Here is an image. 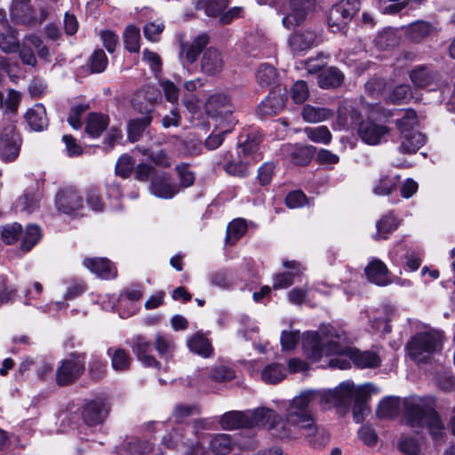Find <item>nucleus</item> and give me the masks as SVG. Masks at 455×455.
I'll return each mask as SVG.
<instances>
[{
	"instance_id": "nucleus-44",
	"label": "nucleus",
	"mask_w": 455,
	"mask_h": 455,
	"mask_svg": "<svg viewBox=\"0 0 455 455\" xmlns=\"http://www.w3.org/2000/svg\"><path fill=\"white\" fill-rule=\"evenodd\" d=\"M398 42L399 36H397V31L391 28L383 29L374 39L375 45L380 50L393 47L397 44Z\"/></svg>"
},
{
	"instance_id": "nucleus-60",
	"label": "nucleus",
	"mask_w": 455,
	"mask_h": 455,
	"mask_svg": "<svg viewBox=\"0 0 455 455\" xmlns=\"http://www.w3.org/2000/svg\"><path fill=\"white\" fill-rule=\"evenodd\" d=\"M412 97L411 88L409 84H399L389 94V100L393 103H405Z\"/></svg>"
},
{
	"instance_id": "nucleus-6",
	"label": "nucleus",
	"mask_w": 455,
	"mask_h": 455,
	"mask_svg": "<svg viewBox=\"0 0 455 455\" xmlns=\"http://www.w3.org/2000/svg\"><path fill=\"white\" fill-rule=\"evenodd\" d=\"M315 6V0H285L278 11L283 26L287 29L300 26Z\"/></svg>"
},
{
	"instance_id": "nucleus-47",
	"label": "nucleus",
	"mask_w": 455,
	"mask_h": 455,
	"mask_svg": "<svg viewBox=\"0 0 455 455\" xmlns=\"http://www.w3.org/2000/svg\"><path fill=\"white\" fill-rule=\"evenodd\" d=\"M397 184V176H383L374 186L373 192L378 196H388L396 188Z\"/></svg>"
},
{
	"instance_id": "nucleus-14",
	"label": "nucleus",
	"mask_w": 455,
	"mask_h": 455,
	"mask_svg": "<svg viewBox=\"0 0 455 455\" xmlns=\"http://www.w3.org/2000/svg\"><path fill=\"white\" fill-rule=\"evenodd\" d=\"M243 51L252 57H269L274 52V47L262 31L255 29L246 33L243 45Z\"/></svg>"
},
{
	"instance_id": "nucleus-55",
	"label": "nucleus",
	"mask_w": 455,
	"mask_h": 455,
	"mask_svg": "<svg viewBox=\"0 0 455 455\" xmlns=\"http://www.w3.org/2000/svg\"><path fill=\"white\" fill-rule=\"evenodd\" d=\"M154 344L158 354L166 358L172 355L175 347L173 340L163 334H156Z\"/></svg>"
},
{
	"instance_id": "nucleus-3",
	"label": "nucleus",
	"mask_w": 455,
	"mask_h": 455,
	"mask_svg": "<svg viewBox=\"0 0 455 455\" xmlns=\"http://www.w3.org/2000/svg\"><path fill=\"white\" fill-rule=\"evenodd\" d=\"M305 356L312 362H318L323 356L339 355L347 349L346 334L331 325H321L317 331H308L301 336Z\"/></svg>"
},
{
	"instance_id": "nucleus-40",
	"label": "nucleus",
	"mask_w": 455,
	"mask_h": 455,
	"mask_svg": "<svg viewBox=\"0 0 455 455\" xmlns=\"http://www.w3.org/2000/svg\"><path fill=\"white\" fill-rule=\"evenodd\" d=\"M377 232L373 235L375 240L386 239L389 233L398 227L397 220L392 214H387L377 222Z\"/></svg>"
},
{
	"instance_id": "nucleus-29",
	"label": "nucleus",
	"mask_w": 455,
	"mask_h": 455,
	"mask_svg": "<svg viewBox=\"0 0 455 455\" xmlns=\"http://www.w3.org/2000/svg\"><path fill=\"white\" fill-rule=\"evenodd\" d=\"M133 351L137 355L138 359L148 367H159V363L149 355L151 352V345L143 337H137L133 345Z\"/></svg>"
},
{
	"instance_id": "nucleus-16",
	"label": "nucleus",
	"mask_w": 455,
	"mask_h": 455,
	"mask_svg": "<svg viewBox=\"0 0 455 455\" xmlns=\"http://www.w3.org/2000/svg\"><path fill=\"white\" fill-rule=\"evenodd\" d=\"M151 190L154 196L172 199L180 192V187L172 180L166 172L156 173L151 180Z\"/></svg>"
},
{
	"instance_id": "nucleus-25",
	"label": "nucleus",
	"mask_w": 455,
	"mask_h": 455,
	"mask_svg": "<svg viewBox=\"0 0 455 455\" xmlns=\"http://www.w3.org/2000/svg\"><path fill=\"white\" fill-rule=\"evenodd\" d=\"M391 116H399L396 118L395 124L400 132V135L416 132L414 128L418 124V117L413 109H398L392 113Z\"/></svg>"
},
{
	"instance_id": "nucleus-59",
	"label": "nucleus",
	"mask_w": 455,
	"mask_h": 455,
	"mask_svg": "<svg viewBox=\"0 0 455 455\" xmlns=\"http://www.w3.org/2000/svg\"><path fill=\"white\" fill-rule=\"evenodd\" d=\"M400 451L407 455H419L420 447L418 440L412 436L402 435L399 443Z\"/></svg>"
},
{
	"instance_id": "nucleus-58",
	"label": "nucleus",
	"mask_w": 455,
	"mask_h": 455,
	"mask_svg": "<svg viewBox=\"0 0 455 455\" xmlns=\"http://www.w3.org/2000/svg\"><path fill=\"white\" fill-rule=\"evenodd\" d=\"M22 227L20 223L7 224L2 228V239L7 244L14 243L21 235Z\"/></svg>"
},
{
	"instance_id": "nucleus-46",
	"label": "nucleus",
	"mask_w": 455,
	"mask_h": 455,
	"mask_svg": "<svg viewBox=\"0 0 455 455\" xmlns=\"http://www.w3.org/2000/svg\"><path fill=\"white\" fill-rule=\"evenodd\" d=\"M247 227L243 220L236 219L231 221L227 228L226 242L233 245L246 232Z\"/></svg>"
},
{
	"instance_id": "nucleus-49",
	"label": "nucleus",
	"mask_w": 455,
	"mask_h": 455,
	"mask_svg": "<svg viewBox=\"0 0 455 455\" xmlns=\"http://www.w3.org/2000/svg\"><path fill=\"white\" fill-rule=\"evenodd\" d=\"M175 171L180 180L179 184H177L180 187V190L189 188L194 184L196 175L190 170V167L188 164H179L176 165Z\"/></svg>"
},
{
	"instance_id": "nucleus-15",
	"label": "nucleus",
	"mask_w": 455,
	"mask_h": 455,
	"mask_svg": "<svg viewBox=\"0 0 455 455\" xmlns=\"http://www.w3.org/2000/svg\"><path fill=\"white\" fill-rule=\"evenodd\" d=\"M109 404L105 399L97 398L85 403L83 407L82 417L88 426H97L107 419Z\"/></svg>"
},
{
	"instance_id": "nucleus-33",
	"label": "nucleus",
	"mask_w": 455,
	"mask_h": 455,
	"mask_svg": "<svg viewBox=\"0 0 455 455\" xmlns=\"http://www.w3.org/2000/svg\"><path fill=\"white\" fill-rule=\"evenodd\" d=\"M436 74L425 66H419L410 72L412 84L419 88L432 85L436 80Z\"/></svg>"
},
{
	"instance_id": "nucleus-51",
	"label": "nucleus",
	"mask_w": 455,
	"mask_h": 455,
	"mask_svg": "<svg viewBox=\"0 0 455 455\" xmlns=\"http://www.w3.org/2000/svg\"><path fill=\"white\" fill-rule=\"evenodd\" d=\"M139 150L142 155L148 156L149 159L159 167L168 168L172 165V159L164 149L154 151L148 148H140Z\"/></svg>"
},
{
	"instance_id": "nucleus-21",
	"label": "nucleus",
	"mask_w": 455,
	"mask_h": 455,
	"mask_svg": "<svg viewBox=\"0 0 455 455\" xmlns=\"http://www.w3.org/2000/svg\"><path fill=\"white\" fill-rule=\"evenodd\" d=\"M209 43V36L206 34H200L191 42L180 43V58L184 63H194L202 49Z\"/></svg>"
},
{
	"instance_id": "nucleus-23",
	"label": "nucleus",
	"mask_w": 455,
	"mask_h": 455,
	"mask_svg": "<svg viewBox=\"0 0 455 455\" xmlns=\"http://www.w3.org/2000/svg\"><path fill=\"white\" fill-rule=\"evenodd\" d=\"M364 271L368 280L377 285L386 286L391 283L386 264L379 259H372Z\"/></svg>"
},
{
	"instance_id": "nucleus-24",
	"label": "nucleus",
	"mask_w": 455,
	"mask_h": 455,
	"mask_svg": "<svg viewBox=\"0 0 455 455\" xmlns=\"http://www.w3.org/2000/svg\"><path fill=\"white\" fill-rule=\"evenodd\" d=\"M83 265L103 279H111L116 276V270L108 259L86 258Z\"/></svg>"
},
{
	"instance_id": "nucleus-9",
	"label": "nucleus",
	"mask_w": 455,
	"mask_h": 455,
	"mask_svg": "<svg viewBox=\"0 0 455 455\" xmlns=\"http://www.w3.org/2000/svg\"><path fill=\"white\" fill-rule=\"evenodd\" d=\"M360 9L359 0H341L333 5L328 15V24L333 32L343 28Z\"/></svg>"
},
{
	"instance_id": "nucleus-32",
	"label": "nucleus",
	"mask_w": 455,
	"mask_h": 455,
	"mask_svg": "<svg viewBox=\"0 0 455 455\" xmlns=\"http://www.w3.org/2000/svg\"><path fill=\"white\" fill-rule=\"evenodd\" d=\"M344 75L338 68L331 67L318 76V84L323 89H333L341 85Z\"/></svg>"
},
{
	"instance_id": "nucleus-35",
	"label": "nucleus",
	"mask_w": 455,
	"mask_h": 455,
	"mask_svg": "<svg viewBox=\"0 0 455 455\" xmlns=\"http://www.w3.org/2000/svg\"><path fill=\"white\" fill-rule=\"evenodd\" d=\"M301 115L305 122L315 124L328 120L333 116V112L326 108L306 105L302 109Z\"/></svg>"
},
{
	"instance_id": "nucleus-1",
	"label": "nucleus",
	"mask_w": 455,
	"mask_h": 455,
	"mask_svg": "<svg viewBox=\"0 0 455 455\" xmlns=\"http://www.w3.org/2000/svg\"><path fill=\"white\" fill-rule=\"evenodd\" d=\"M369 385L355 387L354 383H340L332 390L323 393L316 390H305L290 401L286 409V418L293 426L283 433L286 436H304L312 445L323 443V429L315 423L311 406L316 401L326 406H341L351 403L355 399L368 396Z\"/></svg>"
},
{
	"instance_id": "nucleus-26",
	"label": "nucleus",
	"mask_w": 455,
	"mask_h": 455,
	"mask_svg": "<svg viewBox=\"0 0 455 455\" xmlns=\"http://www.w3.org/2000/svg\"><path fill=\"white\" fill-rule=\"evenodd\" d=\"M283 266L286 268L292 269V271L276 275L274 277V289H284L289 287L293 283V277L302 273V267L300 264L294 260H285L283 262Z\"/></svg>"
},
{
	"instance_id": "nucleus-43",
	"label": "nucleus",
	"mask_w": 455,
	"mask_h": 455,
	"mask_svg": "<svg viewBox=\"0 0 455 455\" xmlns=\"http://www.w3.org/2000/svg\"><path fill=\"white\" fill-rule=\"evenodd\" d=\"M124 42L125 48L131 52L140 51V31L135 25H128L124 31Z\"/></svg>"
},
{
	"instance_id": "nucleus-17",
	"label": "nucleus",
	"mask_w": 455,
	"mask_h": 455,
	"mask_svg": "<svg viewBox=\"0 0 455 455\" xmlns=\"http://www.w3.org/2000/svg\"><path fill=\"white\" fill-rule=\"evenodd\" d=\"M347 349L340 351L339 355H346L351 359L354 363L359 368H375L378 367L381 361L379 356L371 351L361 352L350 347L347 338L346 337Z\"/></svg>"
},
{
	"instance_id": "nucleus-50",
	"label": "nucleus",
	"mask_w": 455,
	"mask_h": 455,
	"mask_svg": "<svg viewBox=\"0 0 455 455\" xmlns=\"http://www.w3.org/2000/svg\"><path fill=\"white\" fill-rule=\"evenodd\" d=\"M400 401L398 398L383 400L378 408V415L381 418H395L399 414Z\"/></svg>"
},
{
	"instance_id": "nucleus-38",
	"label": "nucleus",
	"mask_w": 455,
	"mask_h": 455,
	"mask_svg": "<svg viewBox=\"0 0 455 455\" xmlns=\"http://www.w3.org/2000/svg\"><path fill=\"white\" fill-rule=\"evenodd\" d=\"M234 443L235 442L229 435L219 434L212 438L210 448L217 455H225L232 450Z\"/></svg>"
},
{
	"instance_id": "nucleus-19",
	"label": "nucleus",
	"mask_w": 455,
	"mask_h": 455,
	"mask_svg": "<svg viewBox=\"0 0 455 455\" xmlns=\"http://www.w3.org/2000/svg\"><path fill=\"white\" fill-rule=\"evenodd\" d=\"M288 44L294 53H301L317 45L318 36L315 30H299L290 36Z\"/></svg>"
},
{
	"instance_id": "nucleus-30",
	"label": "nucleus",
	"mask_w": 455,
	"mask_h": 455,
	"mask_svg": "<svg viewBox=\"0 0 455 455\" xmlns=\"http://www.w3.org/2000/svg\"><path fill=\"white\" fill-rule=\"evenodd\" d=\"M435 31V27L431 23L418 20L408 26L406 28V36L414 42H419L424 38L432 36Z\"/></svg>"
},
{
	"instance_id": "nucleus-39",
	"label": "nucleus",
	"mask_w": 455,
	"mask_h": 455,
	"mask_svg": "<svg viewBox=\"0 0 455 455\" xmlns=\"http://www.w3.org/2000/svg\"><path fill=\"white\" fill-rule=\"evenodd\" d=\"M285 375L286 370L283 365L274 363L267 365L263 369L261 372V379L266 383L275 384L281 381Z\"/></svg>"
},
{
	"instance_id": "nucleus-57",
	"label": "nucleus",
	"mask_w": 455,
	"mask_h": 455,
	"mask_svg": "<svg viewBox=\"0 0 455 455\" xmlns=\"http://www.w3.org/2000/svg\"><path fill=\"white\" fill-rule=\"evenodd\" d=\"M151 118L145 116L140 119H134L130 121L128 124V137L132 141L139 140L144 129L149 124Z\"/></svg>"
},
{
	"instance_id": "nucleus-2",
	"label": "nucleus",
	"mask_w": 455,
	"mask_h": 455,
	"mask_svg": "<svg viewBox=\"0 0 455 455\" xmlns=\"http://www.w3.org/2000/svg\"><path fill=\"white\" fill-rule=\"evenodd\" d=\"M220 423L223 429L234 430L240 427H267L271 434L281 439H298V436H286L283 433L291 429L287 418L283 421L280 416L272 409L259 407L255 410L239 411H232L222 415Z\"/></svg>"
},
{
	"instance_id": "nucleus-42",
	"label": "nucleus",
	"mask_w": 455,
	"mask_h": 455,
	"mask_svg": "<svg viewBox=\"0 0 455 455\" xmlns=\"http://www.w3.org/2000/svg\"><path fill=\"white\" fill-rule=\"evenodd\" d=\"M277 79V73L275 68L269 64H261L256 72L257 83L262 87L273 85Z\"/></svg>"
},
{
	"instance_id": "nucleus-28",
	"label": "nucleus",
	"mask_w": 455,
	"mask_h": 455,
	"mask_svg": "<svg viewBox=\"0 0 455 455\" xmlns=\"http://www.w3.org/2000/svg\"><path fill=\"white\" fill-rule=\"evenodd\" d=\"M25 118L30 128L36 132H41L48 126L45 108L42 104H36L29 108Z\"/></svg>"
},
{
	"instance_id": "nucleus-48",
	"label": "nucleus",
	"mask_w": 455,
	"mask_h": 455,
	"mask_svg": "<svg viewBox=\"0 0 455 455\" xmlns=\"http://www.w3.org/2000/svg\"><path fill=\"white\" fill-rule=\"evenodd\" d=\"M21 100V95L15 90H9L6 98L0 92V108L5 113L15 114Z\"/></svg>"
},
{
	"instance_id": "nucleus-27",
	"label": "nucleus",
	"mask_w": 455,
	"mask_h": 455,
	"mask_svg": "<svg viewBox=\"0 0 455 455\" xmlns=\"http://www.w3.org/2000/svg\"><path fill=\"white\" fill-rule=\"evenodd\" d=\"M189 350L204 358L211 357L213 354V347L211 341L201 332L192 335L187 341Z\"/></svg>"
},
{
	"instance_id": "nucleus-18",
	"label": "nucleus",
	"mask_w": 455,
	"mask_h": 455,
	"mask_svg": "<svg viewBox=\"0 0 455 455\" xmlns=\"http://www.w3.org/2000/svg\"><path fill=\"white\" fill-rule=\"evenodd\" d=\"M286 102L285 90L278 87L271 91L259 105V112L264 116H275L284 107Z\"/></svg>"
},
{
	"instance_id": "nucleus-54",
	"label": "nucleus",
	"mask_w": 455,
	"mask_h": 455,
	"mask_svg": "<svg viewBox=\"0 0 455 455\" xmlns=\"http://www.w3.org/2000/svg\"><path fill=\"white\" fill-rule=\"evenodd\" d=\"M228 6V0H212L203 4L202 0L196 4V9L204 8L205 13L211 17H220L221 12Z\"/></svg>"
},
{
	"instance_id": "nucleus-63",
	"label": "nucleus",
	"mask_w": 455,
	"mask_h": 455,
	"mask_svg": "<svg viewBox=\"0 0 455 455\" xmlns=\"http://www.w3.org/2000/svg\"><path fill=\"white\" fill-rule=\"evenodd\" d=\"M91 69L92 73H101L108 65V59L103 50H96L91 57Z\"/></svg>"
},
{
	"instance_id": "nucleus-10",
	"label": "nucleus",
	"mask_w": 455,
	"mask_h": 455,
	"mask_svg": "<svg viewBox=\"0 0 455 455\" xmlns=\"http://www.w3.org/2000/svg\"><path fill=\"white\" fill-rule=\"evenodd\" d=\"M186 431L187 427L173 428L172 431L163 437L162 444L167 448L175 449L187 447L188 450L184 455H199V453H203L204 451L200 443L194 441L189 434H186Z\"/></svg>"
},
{
	"instance_id": "nucleus-31",
	"label": "nucleus",
	"mask_w": 455,
	"mask_h": 455,
	"mask_svg": "<svg viewBox=\"0 0 455 455\" xmlns=\"http://www.w3.org/2000/svg\"><path fill=\"white\" fill-rule=\"evenodd\" d=\"M401 145L399 150L402 153H415L426 142L425 135L419 132H409L407 134L400 135Z\"/></svg>"
},
{
	"instance_id": "nucleus-64",
	"label": "nucleus",
	"mask_w": 455,
	"mask_h": 455,
	"mask_svg": "<svg viewBox=\"0 0 455 455\" xmlns=\"http://www.w3.org/2000/svg\"><path fill=\"white\" fill-rule=\"evenodd\" d=\"M88 109V105L78 104L74 106L68 115V124L75 129L78 130L82 127L83 123L81 122L80 116Z\"/></svg>"
},
{
	"instance_id": "nucleus-20",
	"label": "nucleus",
	"mask_w": 455,
	"mask_h": 455,
	"mask_svg": "<svg viewBox=\"0 0 455 455\" xmlns=\"http://www.w3.org/2000/svg\"><path fill=\"white\" fill-rule=\"evenodd\" d=\"M389 132V129L372 121H363L360 124L358 133L361 139L369 145L380 143Z\"/></svg>"
},
{
	"instance_id": "nucleus-45",
	"label": "nucleus",
	"mask_w": 455,
	"mask_h": 455,
	"mask_svg": "<svg viewBox=\"0 0 455 455\" xmlns=\"http://www.w3.org/2000/svg\"><path fill=\"white\" fill-rule=\"evenodd\" d=\"M307 138L315 142L327 145L331 140V133L327 126L321 125L317 127H306L304 129Z\"/></svg>"
},
{
	"instance_id": "nucleus-62",
	"label": "nucleus",
	"mask_w": 455,
	"mask_h": 455,
	"mask_svg": "<svg viewBox=\"0 0 455 455\" xmlns=\"http://www.w3.org/2000/svg\"><path fill=\"white\" fill-rule=\"evenodd\" d=\"M164 28V24L161 20L149 22L143 28L144 36L148 40L156 42Z\"/></svg>"
},
{
	"instance_id": "nucleus-13",
	"label": "nucleus",
	"mask_w": 455,
	"mask_h": 455,
	"mask_svg": "<svg viewBox=\"0 0 455 455\" xmlns=\"http://www.w3.org/2000/svg\"><path fill=\"white\" fill-rule=\"evenodd\" d=\"M258 162V158L254 156L247 159L237 152V157L234 158L229 151L223 153L220 156L217 164H221L225 172L235 177L244 178L249 175L250 168Z\"/></svg>"
},
{
	"instance_id": "nucleus-4",
	"label": "nucleus",
	"mask_w": 455,
	"mask_h": 455,
	"mask_svg": "<svg viewBox=\"0 0 455 455\" xmlns=\"http://www.w3.org/2000/svg\"><path fill=\"white\" fill-rule=\"evenodd\" d=\"M403 416L408 426L419 432L427 427L432 438L438 442L444 435V426L438 413L428 404L427 399L409 396L403 401Z\"/></svg>"
},
{
	"instance_id": "nucleus-53",
	"label": "nucleus",
	"mask_w": 455,
	"mask_h": 455,
	"mask_svg": "<svg viewBox=\"0 0 455 455\" xmlns=\"http://www.w3.org/2000/svg\"><path fill=\"white\" fill-rule=\"evenodd\" d=\"M212 428V422L209 419H199L193 421L192 426H187L186 434L201 443V437L203 436L202 431L210 430Z\"/></svg>"
},
{
	"instance_id": "nucleus-22",
	"label": "nucleus",
	"mask_w": 455,
	"mask_h": 455,
	"mask_svg": "<svg viewBox=\"0 0 455 455\" xmlns=\"http://www.w3.org/2000/svg\"><path fill=\"white\" fill-rule=\"evenodd\" d=\"M224 60L221 52L215 48H208L201 60V69L208 76H215L221 72Z\"/></svg>"
},
{
	"instance_id": "nucleus-12",
	"label": "nucleus",
	"mask_w": 455,
	"mask_h": 455,
	"mask_svg": "<svg viewBox=\"0 0 455 455\" xmlns=\"http://www.w3.org/2000/svg\"><path fill=\"white\" fill-rule=\"evenodd\" d=\"M85 370L84 355H75L60 362L56 370V382L59 386H66L79 378Z\"/></svg>"
},
{
	"instance_id": "nucleus-52",
	"label": "nucleus",
	"mask_w": 455,
	"mask_h": 455,
	"mask_svg": "<svg viewBox=\"0 0 455 455\" xmlns=\"http://www.w3.org/2000/svg\"><path fill=\"white\" fill-rule=\"evenodd\" d=\"M41 238V231L38 226L29 225L27 227L20 248L24 251H28L34 247Z\"/></svg>"
},
{
	"instance_id": "nucleus-5",
	"label": "nucleus",
	"mask_w": 455,
	"mask_h": 455,
	"mask_svg": "<svg viewBox=\"0 0 455 455\" xmlns=\"http://www.w3.org/2000/svg\"><path fill=\"white\" fill-rule=\"evenodd\" d=\"M442 345V334L424 331L415 334L407 343L409 355L417 362H424L437 351Z\"/></svg>"
},
{
	"instance_id": "nucleus-37",
	"label": "nucleus",
	"mask_w": 455,
	"mask_h": 455,
	"mask_svg": "<svg viewBox=\"0 0 455 455\" xmlns=\"http://www.w3.org/2000/svg\"><path fill=\"white\" fill-rule=\"evenodd\" d=\"M108 355L111 358V365L115 371H124L129 369L132 357L127 351L123 348H108Z\"/></svg>"
},
{
	"instance_id": "nucleus-61",
	"label": "nucleus",
	"mask_w": 455,
	"mask_h": 455,
	"mask_svg": "<svg viewBox=\"0 0 455 455\" xmlns=\"http://www.w3.org/2000/svg\"><path fill=\"white\" fill-rule=\"evenodd\" d=\"M309 95L308 87L306 82L297 81L291 88V96L293 101L297 104L305 102Z\"/></svg>"
},
{
	"instance_id": "nucleus-8",
	"label": "nucleus",
	"mask_w": 455,
	"mask_h": 455,
	"mask_svg": "<svg viewBox=\"0 0 455 455\" xmlns=\"http://www.w3.org/2000/svg\"><path fill=\"white\" fill-rule=\"evenodd\" d=\"M205 111L220 125L233 126L235 124L233 116L234 106L225 93L218 92L211 95L206 100Z\"/></svg>"
},
{
	"instance_id": "nucleus-36",
	"label": "nucleus",
	"mask_w": 455,
	"mask_h": 455,
	"mask_svg": "<svg viewBox=\"0 0 455 455\" xmlns=\"http://www.w3.org/2000/svg\"><path fill=\"white\" fill-rule=\"evenodd\" d=\"M259 143V136L255 132H251L247 135L246 140L240 144L239 150L237 152H240V155L247 159H251L256 156L259 162L261 159L258 153Z\"/></svg>"
},
{
	"instance_id": "nucleus-34",
	"label": "nucleus",
	"mask_w": 455,
	"mask_h": 455,
	"mask_svg": "<svg viewBox=\"0 0 455 455\" xmlns=\"http://www.w3.org/2000/svg\"><path fill=\"white\" fill-rule=\"evenodd\" d=\"M108 124V117L102 114L92 113L88 116L85 131L92 138H99Z\"/></svg>"
},
{
	"instance_id": "nucleus-41",
	"label": "nucleus",
	"mask_w": 455,
	"mask_h": 455,
	"mask_svg": "<svg viewBox=\"0 0 455 455\" xmlns=\"http://www.w3.org/2000/svg\"><path fill=\"white\" fill-rule=\"evenodd\" d=\"M0 48L4 52H14L19 50L20 43L15 29L6 27L4 32L0 33Z\"/></svg>"
},
{
	"instance_id": "nucleus-7",
	"label": "nucleus",
	"mask_w": 455,
	"mask_h": 455,
	"mask_svg": "<svg viewBox=\"0 0 455 455\" xmlns=\"http://www.w3.org/2000/svg\"><path fill=\"white\" fill-rule=\"evenodd\" d=\"M21 139L11 117L0 122V157L5 162L15 160L20 150Z\"/></svg>"
},
{
	"instance_id": "nucleus-11",
	"label": "nucleus",
	"mask_w": 455,
	"mask_h": 455,
	"mask_svg": "<svg viewBox=\"0 0 455 455\" xmlns=\"http://www.w3.org/2000/svg\"><path fill=\"white\" fill-rule=\"evenodd\" d=\"M46 15L47 12L44 9H41L39 15H36L30 5V0H12L10 8L11 19L14 22L23 25L41 23L45 20Z\"/></svg>"
},
{
	"instance_id": "nucleus-56",
	"label": "nucleus",
	"mask_w": 455,
	"mask_h": 455,
	"mask_svg": "<svg viewBox=\"0 0 455 455\" xmlns=\"http://www.w3.org/2000/svg\"><path fill=\"white\" fill-rule=\"evenodd\" d=\"M235 374L232 368L226 365H216L209 372V378L216 382L228 381L235 378Z\"/></svg>"
}]
</instances>
